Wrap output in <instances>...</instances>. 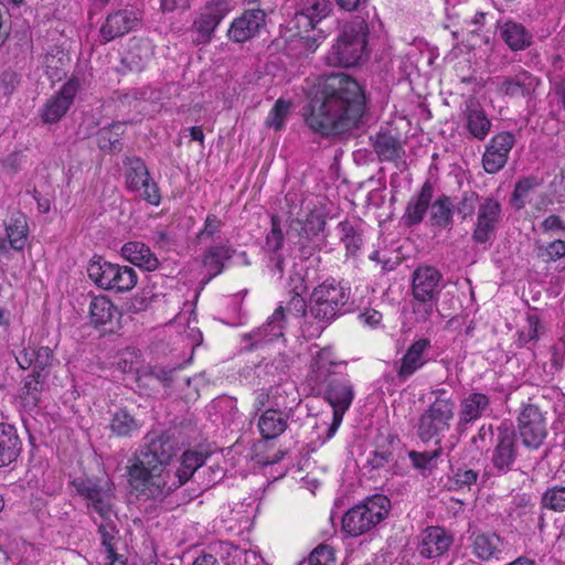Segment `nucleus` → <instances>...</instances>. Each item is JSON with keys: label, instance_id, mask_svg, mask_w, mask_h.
Listing matches in <instances>:
<instances>
[{"label": "nucleus", "instance_id": "9", "mask_svg": "<svg viewBox=\"0 0 565 565\" xmlns=\"http://www.w3.org/2000/svg\"><path fill=\"white\" fill-rule=\"evenodd\" d=\"M125 183L129 191L135 192L151 205H159L161 195L157 183L150 177L145 162L137 157L125 160Z\"/></svg>", "mask_w": 565, "mask_h": 565}, {"label": "nucleus", "instance_id": "36", "mask_svg": "<svg viewBox=\"0 0 565 565\" xmlns=\"http://www.w3.org/2000/svg\"><path fill=\"white\" fill-rule=\"evenodd\" d=\"M264 409L258 419V429L263 438L274 439L287 429L291 415L275 409Z\"/></svg>", "mask_w": 565, "mask_h": 565}, {"label": "nucleus", "instance_id": "35", "mask_svg": "<svg viewBox=\"0 0 565 565\" xmlns=\"http://www.w3.org/2000/svg\"><path fill=\"white\" fill-rule=\"evenodd\" d=\"M22 449L17 429L9 424H0V468L17 460Z\"/></svg>", "mask_w": 565, "mask_h": 565}, {"label": "nucleus", "instance_id": "27", "mask_svg": "<svg viewBox=\"0 0 565 565\" xmlns=\"http://www.w3.org/2000/svg\"><path fill=\"white\" fill-rule=\"evenodd\" d=\"M452 544V536L439 526H429L422 533L418 553L425 558L445 554Z\"/></svg>", "mask_w": 565, "mask_h": 565}, {"label": "nucleus", "instance_id": "52", "mask_svg": "<svg viewBox=\"0 0 565 565\" xmlns=\"http://www.w3.org/2000/svg\"><path fill=\"white\" fill-rule=\"evenodd\" d=\"M438 299H414L412 302L413 313L417 322H426L434 313Z\"/></svg>", "mask_w": 565, "mask_h": 565}, {"label": "nucleus", "instance_id": "41", "mask_svg": "<svg viewBox=\"0 0 565 565\" xmlns=\"http://www.w3.org/2000/svg\"><path fill=\"white\" fill-rule=\"evenodd\" d=\"M326 217L319 211H310L305 220H294L291 227H296L299 231L300 236L305 238H311L317 236L326 227Z\"/></svg>", "mask_w": 565, "mask_h": 565}, {"label": "nucleus", "instance_id": "55", "mask_svg": "<svg viewBox=\"0 0 565 565\" xmlns=\"http://www.w3.org/2000/svg\"><path fill=\"white\" fill-rule=\"evenodd\" d=\"M477 201L478 194L476 192L466 191L462 193L460 201L454 206V210L465 220L473 214Z\"/></svg>", "mask_w": 565, "mask_h": 565}, {"label": "nucleus", "instance_id": "29", "mask_svg": "<svg viewBox=\"0 0 565 565\" xmlns=\"http://www.w3.org/2000/svg\"><path fill=\"white\" fill-rule=\"evenodd\" d=\"M296 8L297 23L313 29L318 22L329 15L332 4L330 0H296Z\"/></svg>", "mask_w": 565, "mask_h": 565}, {"label": "nucleus", "instance_id": "45", "mask_svg": "<svg viewBox=\"0 0 565 565\" xmlns=\"http://www.w3.org/2000/svg\"><path fill=\"white\" fill-rule=\"evenodd\" d=\"M121 124H114L110 128H103L98 135V146L102 150L120 151L119 135L122 132Z\"/></svg>", "mask_w": 565, "mask_h": 565}, {"label": "nucleus", "instance_id": "3", "mask_svg": "<svg viewBox=\"0 0 565 565\" xmlns=\"http://www.w3.org/2000/svg\"><path fill=\"white\" fill-rule=\"evenodd\" d=\"M457 404L450 391L444 387L430 390L425 408L419 414L414 428L423 443L434 441L439 445L451 429Z\"/></svg>", "mask_w": 565, "mask_h": 565}, {"label": "nucleus", "instance_id": "5", "mask_svg": "<svg viewBox=\"0 0 565 565\" xmlns=\"http://www.w3.org/2000/svg\"><path fill=\"white\" fill-rule=\"evenodd\" d=\"M367 35L369 25L364 20L347 23L326 55V63L335 67L356 65L366 53Z\"/></svg>", "mask_w": 565, "mask_h": 565}, {"label": "nucleus", "instance_id": "59", "mask_svg": "<svg viewBox=\"0 0 565 565\" xmlns=\"http://www.w3.org/2000/svg\"><path fill=\"white\" fill-rule=\"evenodd\" d=\"M19 83L18 75L14 72L6 71L0 76V94L9 96L15 89Z\"/></svg>", "mask_w": 565, "mask_h": 565}, {"label": "nucleus", "instance_id": "14", "mask_svg": "<svg viewBox=\"0 0 565 565\" xmlns=\"http://www.w3.org/2000/svg\"><path fill=\"white\" fill-rule=\"evenodd\" d=\"M516 458V434L512 427L501 424L497 428L495 444L491 455L493 468L499 473H507L512 470Z\"/></svg>", "mask_w": 565, "mask_h": 565}, {"label": "nucleus", "instance_id": "8", "mask_svg": "<svg viewBox=\"0 0 565 565\" xmlns=\"http://www.w3.org/2000/svg\"><path fill=\"white\" fill-rule=\"evenodd\" d=\"M323 385L322 397L332 407V422L328 426L326 437L322 439V443H326L335 435L340 427L345 412L353 402L354 390L351 382L345 377L331 379Z\"/></svg>", "mask_w": 565, "mask_h": 565}, {"label": "nucleus", "instance_id": "13", "mask_svg": "<svg viewBox=\"0 0 565 565\" xmlns=\"http://www.w3.org/2000/svg\"><path fill=\"white\" fill-rule=\"evenodd\" d=\"M501 220V203L492 196L483 199L477 210V220L472 231V239L478 244H484L492 239Z\"/></svg>", "mask_w": 565, "mask_h": 565}, {"label": "nucleus", "instance_id": "30", "mask_svg": "<svg viewBox=\"0 0 565 565\" xmlns=\"http://www.w3.org/2000/svg\"><path fill=\"white\" fill-rule=\"evenodd\" d=\"M337 231L340 242L345 248L347 257H358L364 245L361 220H343L338 223Z\"/></svg>", "mask_w": 565, "mask_h": 565}, {"label": "nucleus", "instance_id": "42", "mask_svg": "<svg viewBox=\"0 0 565 565\" xmlns=\"http://www.w3.org/2000/svg\"><path fill=\"white\" fill-rule=\"evenodd\" d=\"M233 249L227 245H217L210 247L203 258V264L211 277H215L222 273L224 260L230 259Z\"/></svg>", "mask_w": 565, "mask_h": 565}, {"label": "nucleus", "instance_id": "2", "mask_svg": "<svg viewBox=\"0 0 565 565\" xmlns=\"http://www.w3.org/2000/svg\"><path fill=\"white\" fill-rule=\"evenodd\" d=\"M175 452V444L169 436L162 434L152 438L128 467L130 486L146 498L161 497L162 488L171 487L163 479Z\"/></svg>", "mask_w": 565, "mask_h": 565}, {"label": "nucleus", "instance_id": "12", "mask_svg": "<svg viewBox=\"0 0 565 565\" xmlns=\"http://www.w3.org/2000/svg\"><path fill=\"white\" fill-rule=\"evenodd\" d=\"M491 83L501 96L531 99L541 85V79L529 71L521 68L514 75L497 76Z\"/></svg>", "mask_w": 565, "mask_h": 565}, {"label": "nucleus", "instance_id": "62", "mask_svg": "<svg viewBox=\"0 0 565 565\" xmlns=\"http://www.w3.org/2000/svg\"><path fill=\"white\" fill-rule=\"evenodd\" d=\"M98 532L100 534L102 544L105 547V553H113V551H115L113 543L115 540L114 527L107 524H100Z\"/></svg>", "mask_w": 565, "mask_h": 565}, {"label": "nucleus", "instance_id": "21", "mask_svg": "<svg viewBox=\"0 0 565 565\" xmlns=\"http://www.w3.org/2000/svg\"><path fill=\"white\" fill-rule=\"evenodd\" d=\"M444 288L443 275L431 266H422L412 276V295L414 299H439Z\"/></svg>", "mask_w": 565, "mask_h": 565}, {"label": "nucleus", "instance_id": "17", "mask_svg": "<svg viewBox=\"0 0 565 565\" xmlns=\"http://www.w3.org/2000/svg\"><path fill=\"white\" fill-rule=\"evenodd\" d=\"M81 87L78 78H70L61 89L44 104L41 118L45 124H55L67 113Z\"/></svg>", "mask_w": 565, "mask_h": 565}, {"label": "nucleus", "instance_id": "25", "mask_svg": "<svg viewBox=\"0 0 565 565\" xmlns=\"http://www.w3.org/2000/svg\"><path fill=\"white\" fill-rule=\"evenodd\" d=\"M79 495L85 498L103 519H108L111 514L113 495L109 490H105L92 480H76L74 482Z\"/></svg>", "mask_w": 565, "mask_h": 565}, {"label": "nucleus", "instance_id": "23", "mask_svg": "<svg viewBox=\"0 0 565 565\" xmlns=\"http://www.w3.org/2000/svg\"><path fill=\"white\" fill-rule=\"evenodd\" d=\"M266 14L262 9L245 10L241 17L234 19L228 29V38L237 43L245 42L258 34L265 25Z\"/></svg>", "mask_w": 565, "mask_h": 565}, {"label": "nucleus", "instance_id": "19", "mask_svg": "<svg viewBox=\"0 0 565 565\" xmlns=\"http://www.w3.org/2000/svg\"><path fill=\"white\" fill-rule=\"evenodd\" d=\"M431 348L430 340L420 338L414 341L406 350L402 359L398 361L396 369L399 381L405 382L417 371L422 370L429 361V350Z\"/></svg>", "mask_w": 565, "mask_h": 565}, {"label": "nucleus", "instance_id": "20", "mask_svg": "<svg viewBox=\"0 0 565 565\" xmlns=\"http://www.w3.org/2000/svg\"><path fill=\"white\" fill-rule=\"evenodd\" d=\"M140 24L139 13L135 9H121L107 15L100 26V36L104 42H110L134 30Z\"/></svg>", "mask_w": 565, "mask_h": 565}, {"label": "nucleus", "instance_id": "7", "mask_svg": "<svg viewBox=\"0 0 565 565\" xmlns=\"http://www.w3.org/2000/svg\"><path fill=\"white\" fill-rule=\"evenodd\" d=\"M87 274L99 288L116 292L129 291L138 281V276L134 268L113 264L99 256L90 259L87 266Z\"/></svg>", "mask_w": 565, "mask_h": 565}, {"label": "nucleus", "instance_id": "44", "mask_svg": "<svg viewBox=\"0 0 565 565\" xmlns=\"http://www.w3.org/2000/svg\"><path fill=\"white\" fill-rule=\"evenodd\" d=\"M41 379L42 377H38V374L32 373L25 379L23 383L21 399L23 406L28 409L35 408L40 402V395L43 387Z\"/></svg>", "mask_w": 565, "mask_h": 565}, {"label": "nucleus", "instance_id": "54", "mask_svg": "<svg viewBox=\"0 0 565 565\" xmlns=\"http://www.w3.org/2000/svg\"><path fill=\"white\" fill-rule=\"evenodd\" d=\"M537 185L535 178H524L516 182L512 194V201L516 209H522L529 193Z\"/></svg>", "mask_w": 565, "mask_h": 565}, {"label": "nucleus", "instance_id": "16", "mask_svg": "<svg viewBox=\"0 0 565 565\" xmlns=\"http://www.w3.org/2000/svg\"><path fill=\"white\" fill-rule=\"evenodd\" d=\"M515 137L509 131H501L493 136L482 156V167L487 173L494 174L502 170L508 161L509 153L514 147Z\"/></svg>", "mask_w": 565, "mask_h": 565}, {"label": "nucleus", "instance_id": "53", "mask_svg": "<svg viewBox=\"0 0 565 565\" xmlns=\"http://www.w3.org/2000/svg\"><path fill=\"white\" fill-rule=\"evenodd\" d=\"M479 472L473 469L458 468L452 477V484L457 490H470L477 484Z\"/></svg>", "mask_w": 565, "mask_h": 565}, {"label": "nucleus", "instance_id": "60", "mask_svg": "<svg viewBox=\"0 0 565 565\" xmlns=\"http://www.w3.org/2000/svg\"><path fill=\"white\" fill-rule=\"evenodd\" d=\"M222 226L223 222L215 214H209L199 235L201 237H212L220 232Z\"/></svg>", "mask_w": 565, "mask_h": 565}, {"label": "nucleus", "instance_id": "37", "mask_svg": "<svg viewBox=\"0 0 565 565\" xmlns=\"http://www.w3.org/2000/svg\"><path fill=\"white\" fill-rule=\"evenodd\" d=\"M500 36L512 51H522L532 43V33L515 21L509 20L500 25Z\"/></svg>", "mask_w": 565, "mask_h": 565}, {"label": "nucleus", "instance_id": "46", "mask_svg": "<svg viewBox=\"0 0 565 565\" xmlns=\"http://www.w3.org/2000/svg\"><path fill=\"white\" fill-rule=\"evenodd\" d=\"M60 56L47 53L44 56L45 73L52 81H60L65 74L64 70L68 58L62 51H57Z\"/></svg>", "mask_w": 565, "mask_h": 565}, {"label": "nucleus", "instance_id": "11", "mask_svg": "<svg viewBox=\"0 0 565 565\" xmlns=\"http://www.w3.org/2000/svg\"><path fill=\"white\" fill-rule=\"evenodd\" d=\"M299 402L295 384L285 382L266 390H259L256 393L254 407L256 411L268 408L292 415Z\"/></svg>", "mask_w": 565, "mask_h": 565}, {"label": "nucleus", "instance_id": "63", "mask_svg": "<svg viewBox=\"0 0 565 565\" xmlns=\"http://www.w3.org/2000/svg\"><path fill=\"white\" fill-rule=\"evenodd\" d=\"M182 460L188 465V468L194 472L204 465L205 456L201 452L188 450L182 455Z\"/></svg>", "mask_w": 565, "mask_h": 565}, {"label": "nucleus", "instance_id": "49", "mask_svg": "<svg viewBox=\"0 0 565 565\" xmlns=\"http://www.w3.org/2000/svg\"><path fill=\"white\" fill-rule=\"evenodd\" d=\"M441 455V448L438 447L431 451L418 452L415 450L409 451L408 457L414 468L426 471L431 470L435 467V461Z\"/></svg>", "mask_w": 565, "mask_h": 565}, {"label": "nucleus", "instance_id": "39", "mask_svg": "<svg viewBox=\"0 0 565 565\" xmlns=\"http://www.w3.org/2000/svg\"><path fill=\"white\" fill-rule=\"evenodd\" d=\"M373 146L381 161H395L404 154L398 139L390 134H377Z\"/></svg>", "mask_w": 565, "mask_h": 565}, {"label": "nucleus", "instance_id": "31", "mask_svg": "<svg viewBox=\"0 0 565 565\" xmlns=\"http://www.w3.org/2000/svg\"><path fill=\"white\" fill-rule=\"evenodd\" d=\"M121 257L132 265L152 271L159 267V259L152 253L150 247L139 241H130L125 243L120 249Z\"/></svg>", "mask_w": 565, "mask_h": 565}, {"label": "nucleus", "instance_id": "58", "mask_svg": "<svg viewBox=\"0 0 565 565\" xmlns=\"http://www.w3.org/2000/svg\"><path fill=\"white\" fill-rule=\"evenodd\" d=\"M334 563V554L330 546H317L308 558V565H332Z\"/></svg>", "mask_w": 565, "mask_h": 565}, {"label": "nucleus", "instance_id": "47", "mask_svg": "<svg viewBox=\"0 0 565 565\" xmlns=\"http://www.w3.org/2000/svg\"><path fill=\"white\" fill-rule=\"evenodd\" d=\"M541 505L555 512L565 511V487L548 488L542 495Z\"/></svg>", "mask_w": 565, "mask_h": 565}, {"label": "nucleus", "instance_id": "50", "mask_svg": "<svg viewBox=\"0 0 565 565\" xmlns=\"http://www.w3.org/2000/svg\"><path fill=\"white\" fill-rule=\"evenodd\" d=\"M284 234L280 227V221L277 216H271V230L266 236L264 249L266 253L277 254L284 246Z\"/></svg>", "mask_w": 565, "mask_h": 565}, {"label": "nucleus", "instance_id": "1", "mask_svg": "<svg viewBox=\"0 0 565 565\" xmlns=\"http://www.w3.org/2000/svg\"><path fill=\"white\" fill-rule=\"evenodd\" d=\"M364 110L365 96L360 84L344 73H331L303 107V117L312 131L329 137L356 127Z\"/></svg>", "mask_w": 565, "mask_h": 565}, {"label": "nucleus", "instance_id": "34", "mask_svg": "<svg viewBox=\"0 0 565 565\" xmlns=\"http://www.w3.org/2000/svg\"><path fill=\"white\" fill-rule=\"evenodd\" d=\"M120 317L119 309L106 296H95L89 302V320L94 327L113 324Z\"/></svg>", "mask_w": 565, "mask_h": 565}, {"label": "nucleus", "instance_id": "51", "mask_svg": "<svg viewBox=\"0 0 565 565\" xmlns=\"http://www.w3.org/2000/svg\"><path fill=\"white\" fill-rule=\"evenodd\" d=\"M290 106V102L278 99L266 118V125L275 130L281 129Z\"/></svg>", "mask_w": 565, "mask_h": 565}, {"label": "nucleus", "instance_id": "18", "mask_svg": "<svg viewBox=\"0 0 565 565\" xmlns=\"http://www.w3.org/2000/svg\"><path fill=\"white\" fill-rule=\"evenodd\" d=\"M285 317V308L282 306L276 308L265 323L252 332L243 335V340L248 343L247 348L253 350L260 345L284 338L286 326Z\"/></svg>", "mask_w": 565, "mask_h": 565}, {"label": "nucleus", "instance_id": "48", "mask_svg": "<svg viewBox=\"0 0 565 565\" xmlns=\"http://www.w3.org/2000/svg\"><path fill=\"white\" fill-rule=\"evenodd\" d=\"M194 471L188 468V465L183 462L181 459L180 467L171 475L170 470L167 471V478L163 480L167 482V486H171L169 488H162V495L170 493L174 489L181 487L192 476Z\"/></svg>", "mask_w": 565, "mask_h": 565}, {"label": "nucleus", "instance_id": "4", "mask_svg": "<svg viewBox=\"0 0 565 565\" xmlns=\"http://www.w3.org/2000/svg\"><path fill=\"white\" fill-rule=\"evenodd\" d=\"M351 290L335 279H327L318 285L310 297V315L317 323L305 322L302 333L308 339L318 338L326 326L345 312Z\"/></svg>", "mask_w": 565, "mask_h": 565}, {"label": "nucleus", "instance_id": "56", "mask_svg": "<svg viewBox=\"0 0 565 565\" xmlns=\"http://www.w3.org/2000/svg\"><path fill=\"white\" fill-rule=\"evenodd\" d=\"M540 319L536 315H529L526 318V326L519 331V342L526 344L532 340H536L540 332Z\"/></svg>", "mask_w": 565, "mask_h": 565}, {"label": "nucleus", "instance_id": "40", "mask_svg": "<svg viewBox=\"0 0 565 565\" xmlns=\"http://www.w3.org/2000/svg\"><path fill=\"white\" fill-rule=\"evenodd\" d=\"M28 223L23 214H14L6 225V233L10 246L15 250H22L28 239Z\"/></svg>", "mask_w": 565, "mask_h": 565}, {"label": "nucleus", "instance_id": "28", "mask_svg": "<svg viewBox=\"0 0 565 565\" xmlns=\"http://www.w3.org/2000/svg\"><path fill=\"white\" fill-rule=\"evenodd\" d=\"M434 194V186L426 181L417 195H414L407 203L403 214V222L406 226H415L423 222L427 210L429 209Z\"/></svg>", "mask_w": 565, "mask_h": 565}, {"label": "nucleus", "instance_id": "10", "mask_svg": "<svg viewBox=\"0 0 565 565\" xmlns=\"http://www.w3.org/2000/svg\"><path fill=\"white\" fill-rule=\"evenodd\" d=\"M232 10L233 4L230 0L209 1L192 24L195 32L193 42L195 44L209 43L217 25Z\"/></svg>", "mask_w": 565, "mask_h": 565}, {"label": "nucleus", "instance_id": "6", "mask_svg": "<svg viewBox=\"0 0 565 565\" xmlns=\"http://www.w3.org/2000/svg\"><path fill=\"white\" fill-rule=\"evenodd\" d=\"M391 510V501L384 494H374L354 505L342 518V530L350 536H360L381 523Z\"/></svg>", "mask_w": 565, "mask_h": 565}, {"label": "nucleus", "instance_id": "43", "mask_svg": "<svg viewBox=\"0 0 565 565\" xmlns=\"http://www.w3.org/2000/svg\"><path fill=\"white\" fill-rule=\"evenodd\" d=\"M141 424L126 409H118L110 420V429L118 437H131L138 433Z\"/></svg>", "mask_w": 565, "mask_h": 565}, {"label": "nucleus", "instance_id": "33", "mask_svg": "<svg viewBox=\"0 0 565 565\" xmlns=\"http://www.w3.org/2000/svg\"><path fill=\"white\" fill-rule=\"evenodd\" d=\"M343 364L344 362L339 361L330 348L320 349L312 356L310 364L311 380L322 385L329 382L330 376L337 373V367Z\"/></svg>", "mask_w": 565, "mask_h": 565}, {"label": "nucleus", "instance_id": "38", "mask_svg": "<svg viewBox=\"0 0 565 565\" xmlns=\"http://www.w3.org/2000/svg\"><path fill=\"white\" fill-rule=\"evenodd\" d=\"M454 203L451 199L443 194L429 205V223L433 227L450 230L454 223Z\"/></svg>", "mask_w": 565, "mask_h": 565}, {"label": "nucleus", "instance_id": "15", "mask_svg": "<svg viewBox=\"0 0 565 565\" xmlns=\"http://www.w3.org/2000/svg\"><path fill=\"white\" fill-rule=\"evenodd\" d=\"M518 430L525 447L536 449L546 437L544 417L535 405L524 406L518 417Z\"/></svg>", "mask_w": 565, "mask_h": 565}, {"label": "nucleus", "instance_id": "24", "mask_svg": "<svg viewBox=\"0 0 565 565\" xmlns=\"http://www.w3.org/2000/svg\"><path fill=\"white\" fill-rule=\"evenodd\" d=\"M490 397L480 392H471L459 404L457 429L466 430L468 425L480 419L490 409Z\"/></svg>", "mask_w": 565, "mask_h": 565}, {"label": "nucleus", "instance_id": "32", "mask_svg": "<svg viewBox=\"0 0 565 565\" xmlns=\"http://www.w3.org/2000/svg\"><path fill=\"white\" fill-rule=\"evenodd\" d=\"M19 366L26 370L33 366V372L38 377H45L42 374L46 369H50L54 363L53 351L49 347L39 348H24L15 358Z\"/></svg>", "mask_w": 565, "mask_h": 565}, {"label": "nucleus", "instance_id": "64", "mask_svg": "<svg viewBox=\"0 0 565 565\" xmlns=\"http://www.w3.org/2000/svg\"><path fill=\"white\" fill-rule=\"evenodd\" d=\"M359 319L362 323L375 328L382 321V313L377 310L370 309L359 315Z\"/></svg>", "mask_w": 565, "mask_h": 565}, {"label": "nucleus", "instance_id": "22", "mask_svg": "<svg viewBox=\"0 0 565 565\" xmlns=\"http://www.w3.org/2000/svg\"><path fill=\"white\" fill-rule=\"evenodd\" d=\"M471 553L481 562L501 561L508 551L507 541L494 532L471 535Z\"/></svg>", "mask_w": 565, "mask_h": 565}, {"label": "nucleus", "instance_id": "61", "mask_svg": "<svg viewBox=\"0 0 565 565\" xmlns=\"http://www.w3.org/2000/svg\"><path fill=\"white\" fill-rule=\"evenodd\" d=\"M541 228L544 233H565V223L558 215L552 214L543 220Z\"/></svg>", "mask_w": 565, "mask_h": 565}, {"label": "nucleus", "instance_id": "57", "mask_svg": "<svg viewBox=\"0 0 565 565\" xmlns=\"http://www.w3.org/2000/svg\"><path fill=\"white\" fill-rule=\"evenodd\" d=\"M539 257L544 262H555L565 256V241L555 239L544 248H540Z\"/></svg>", "mask_w": 565, "mask_h": 565}, {"label": "nucleus", "instance_id": "26", "mask_svg": "<svg viewBox=\"0 0 565 565\" xmlns=\"http://www.w3.org/2000/svg\"><path fill=\"white\" fill-rule=\"evenodd\" d=\"M465 128L469 137L482 141L489 135L492 124L479 102L470 99L462 110Z\"/></svg>", "mask_w": 565, "mask_h": 565}]
</instances>
